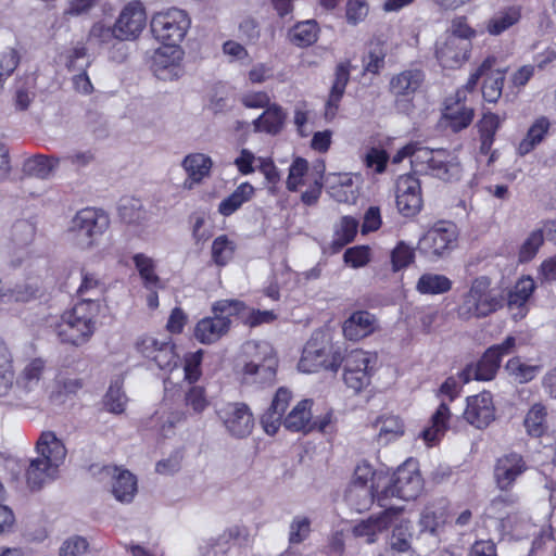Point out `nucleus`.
I'll return each instance as SVG.
<instances>
[{
	"label": "nucleus",
	"mask_w": 556,
	"mask_h": 556,
	"mask_svg": "<svg viewBox=\"0 0 556 556\" xmlns=\"http://www.w3.org/2000/svg\"><path fill=\"white\" fill-rule=\"evenodd\" d=\"M37 291L38 288L33 285H25L24 287L17 286L15 289H11L0 281V303L9 301H28Z\"/></svg>",
	"instance_id": "13d9d810"
},
{
	"label": "nucleus",
	"mask_w": 556,
	"mask_h": 556,
	"mask_svg": "<svg viewBox=\"0 0 556 556\" xmlns=\"http://www.w3.org/2000/svg\"><path fill=\"white\" fill-rule=\"evenodd\" d=\"M110 226L109 215L102 210L86 207L78 211L71 222L70 232L83 250L93 248Z\"/></svg>",
	"instance_id": "6e6552de"
},
{
	"label": "nucleus",
	"mask_w": 556,
	"mask_h": 556,
	"mask_svg": "<svg viewBox=\"0 0 556 556\" xmlns=\"http://www.w3.org/2000/svg\"><path fill=\"white\" fill-rule=\"evenodd\" d=\"M331 351V342L323 332H317L307 341L303 349L302 357L298 364L302 372L311 374L319 368H326L328 354Z\"/></svg>",
	"instance_id": "6ab92c4d"
},
{
	"label": "nucleus",
	"mask_w": 556,
	"mask_h": 556,
	"mask_svg": "<svg viewBox=\"0 0 556 556\" xmlns=\"http://www.w3.org/2000/svg\"><path fill=\"white\" fill-rule=\"evenodd\" d=\"M102 311L98 299L84 298L71 309L65 311L58 324L55 332L60 340L75 346L87 343L97 329V320Z\"/></svg>",
	"instance_id": "f03ea898"
},
{
	"label": "nucleus",
	"mask_w": 556,
	"mask_h": 556,
	"mask_svg": "<svg viewBox=\"0 0 556 556\" xmlns=\"http://www.w3.org/2000/svg\"><path fill=\"white\" fill-rule=\"evenodd\" d=\"M458 231L455 224L441 220L435 223L418 241V250L430 261H437L456 247Z\"/></svg>",
	"instance_id": "9b49d317"
},
{
	"label": "nucleus",
	"mask_w": 556,
	"mask_h": 556,
	"mask_svg": "<svg viewBox=\"0 0 556 556\" xmlns=\"http://www.w3.org/2000/svg\"><path fill=\"white\" fill-rule=\"evenodd\" d=\"M541 365L525 362L519 356L508 359L505 365L509 378L520 384L532 381L541 372Z\"/></svg>",
	"instance_id": "c9c22d12"
},
{
	"label": "nucleus",
	"mask_w": 556,
	"mask_h": 556,
	"mask_svg": "<svg viewBox=\"0 0 556 556\" xmlns=\"http://www.w3.org/2000/svg\"><path fill=\"white\" fill-rule=\"evenodd\" d=\"M136 269L147 289H157L161 286L160 277L155 273V262L152 257L137 253L132 257Z\"/></svg>",
	"instance_id": "37998d69"
},
{
	"label": "nucleus",
	"mask_w": 556,
	"mask_h": 556,
	"mask_svg": "<svg viewBox=\"0 0 556 556\" xmlns=\"http://www.w3.org/2000/svg\"><path fill=\"white\" fill-rule=\"evenodd\" d=\"M135 350L154 362L160 369H172L177 365L178 356L170 339L160 340L152 334H141L135 341Z\"/></svg>",
	"instance_id": "4468645a"
},
{
	"label": "nucleus",
	"mask_w": 556,
	"mask_h": 556,
	"mask_svg": "<svg viewBox=\"0 0 556 556\" xmlns=\"http://www.w3.org/2000/svg\"><path fill=\"white\" fill-rule=\"evenodd\" d=\"M343 334L350 341L362 340L378 329L375 315L366 311L354 312L343 324Z\"/></svg>",
	"instance_id": "a878e982"
},
{
	"label": "nucleus",
	"mask_w": 556,
	"mask_h": 556,
	"mask_svg": "<svg viewBox=\"0 0 556 556\" xmlns=\"http://www.w3.org/2000/svg\"><path fill=\"white\" fill-rule=\"evenodd\" d=\"M254 187L245 181L240 184L235 191L224 199L218 205V213L223 216H230L254 195Z\"/></svg>",
	"instance_id": "58836bf2"
},
{
	"label": "nucleus",
	"mask_w": 556,
	"mask_h": 556,
	"mask_svg": "<svg viewBox=\"0 0 556 556\" xmlns=\"http://www.w3.org/2000/svg\"><path fill=\"white\" fill-rule=\"evenodd\" d=\"M378 479L383 483L382 495L378 497V504L383 508L391 506L387 503L389 498L409 501L417 497L422 489L420 473L413 462H406L393 473L386 472V476H378Z\"/></svg>",
	"instance_id": "39448f33"
},
{
	"label": "nucleus",
	"mask_w": 556,
	"mask_h": 556,
	"mask_svg": "<svg viewBox=\"0 0 556 556\" xmlns=\"http://www.w3.org/2000/svg\"><path fill=\"white\" fill-rule=\"evenodd\" d=\"M376 426L378 427V441L381 444H388L404 433L403 422L396 416L382 417Z\"/></svg>",
	"instance_id": "3c124183"
},
{
	"label": "nucleus",
	"mask_w": 556,
	"mask_h": 556,
	"mask_svg": "<svg viewBox=\"0 0 556 556\" xmlns=\"http://www.w3.org/2000/svg\"><path fill=\"white\" fill-rule=\"evenodd\" d=\"M470 48V42H463L458 39L450 40L444 37L437 41L435 56L441 66L457 68L468 60Z\"/></svg>",
	"instance_id": "5701e85b"
},
{
	"label": "nucleus",
	"mask_w": 556,
	"mask_h": 556,
	"mask_svg": "<svg viewBox=\"0 0 556 556\" xmlns=\"http://www.w3.org/2000/svg\"><path fill=\"white\" fill-rule=\"evenodd\" d=\"M519 498L515 494H505L495 497L489 507L490 513L497 519H504V516L518 507Z\"/></svg>",
	"instance_id": "bf43d9fd"
},
{
	"label": "nucleus",
	"mask_w": 556,
	"mask_h": 556,
	"mask_svg": "<svg viewBox=\"0 0 556 556\" xmlns=\"http://www.w3.org/2000/svg\"><path fill=\"white\" fill-rule=\"evenodd\" d=\"M378 476H386L384 471H375L368 463H361L355 467L352 484L346 492L348 502L362 511L370 506L383 489Z\"/></svg>",
	"instance_id": "0eeeda50"
},
{
	"label": "nucleus",
	"mask_w": 556,
	"mask_h": 556,
	"mask_svg": "<svg viewBox=\"0 0 556 556\" xmlns=\"http://www.w3.org/2000/svg\"><path fill=\"white\" fill-rule=\"evenodd\" d=\"M245 353L251 359L244 365L243 375L253 383L270 384L276 378L277 358L273 346L266 342H249Z\"/></svg>",
	"instance_id": "1a4fd4ad"
},
{
	"label": "nucleus",
	"mask_w": 556,
	"mask_h": 556,
	"mask_svg": "<svg viewBox=\"0 0 556 556\" xmlns=\"http://www.w3.org/2000/svg\"><path fill=\"white\" fill-rule=\"evenodd\" d=\"M235 251L236 243L226 235H220L212 243V261L219 267L226 266L232 260Z\"/></svg>",
	"instance_id": "de8ad7c7"
},
{
	"label": "nucleus",
	"mask_w": 556,
	"mask_h": 556,
	"mask_svg": "<svg viewBox=\"0 0 556 556\" xmlns=\"http://www.w3.org/2000/svg\"><path fill=\"white\" fill-rule=\"evenodd\" d=\"M526 470V462L517 453H510L498 458L494 469V477L498 488L501 490L510 489L517 478Z\"/></svg>",
	"instance_id": "393cba45"
},
{
	"label": "nucleus",
	"mask_w": 556,
	"mask_h": 556,
	"mask_svg": "<svg viewBox=\"0 0 556 556\" xmlns=\"http://www.w3.org/2000/svg\"><path fill=\"white\" fill-rule=\"evenodd\" d=\"M181 166L188 174L185 187L191 189L194 184H200L210 176L213 161L204 153H191L184 159Z\"/></svg>",
	"instance_id": "c756f323"
},
{
	"label": "nucleus",
	"mask_w": 556,
	"mask_h": 556,
	"mask_svg": "<svg viewBox=\"0 0 556 556\" xmlns=\"http://www.w3.org/2000/svg\"><path fill=\"white\" fill-rule=\"evenodd\" d=\"M482 96L483 99L490 103H495L502 96L505 70L497 66V62L494 66L488 70L482 76Z\"/></svg>",
	"instance_id": "4c0bfd02"
},
{
	"label": "nucleus",
	"mask_w": 556,
	"mask_h": 556,
	"mask_svg": "<svg viewBox=\"0 0 556 556\" xmlns=\"http://www.w3.org/2000/svg\"><path fill=\"white\" fill-rule=\"evenodd\" d=\"M549 128L547 118L541 117L536 119L529 128L526 138L519 143L518 151L521 155L531 152L539 144Z\"/></svg>",
	"instance_id": "09e8293b"
},
{
	"label": "nucleus",
	"mask_w": 556,
	"mask_h": 556,
	"mask_svg": "<svg viewBox=\"0 0 556 556\" xmlns=\"http://www.w3.org/2000/svg\"><path fill=\"white\" fill-rule=\"evenodd\" d=\"M217 416L231 437L243 439L252 433L254 417L247 404L226 403L217 410Z\"/></svg>",
	"instance_id": "2eb2a0df"
},
{
	"label": "nucleus",
	"mask_w": 556,
	"mask_h": 556,
	"mask_svg": "<svg viewBox=\"0 0 556 556\" xmlns=\"http://www.w3.org/2000/svg\"><path fill=\"white\" fill-rule=\"evenodd\" d=\"M203 358V352L201 350L192 353H188L185 356L184 364V381L188 386L197 384L202 376L201 364Z\"/></svg>",
	"instance_id": "6e6d98bb"
},
{
	"label": "nucleus",
	"mask_w": 556,
	"mask_h": 556,
	"mask_svg": "<svg viewBox=\"0 0 556 556\" xmlns=\"http://www.w3.org/2000/svg\"><path fill=\"white\" fill-rule=\"evenodd\" d=\"M127 396L122 389L118 381L112 383L105 394L104 405L109 412L113 414H121L125 410L127 404Z\"/></svg>",
	"instance_id": "4d7b16f0"
},
{
	"label": "nucleus",
	"mask_w": 556,
	"mask_h": 556,
	"mask_svg": "<svg viewBox=\"0 0 556 556\" xmlns=\"http://www.w3.org/2000/svg\"><path fill=\"white\" fill-rule=\"evenodd\" d=\"M312 532V520L304 515H296L292 518L289 525L288 542L290 547L286 551L287 554L291 553L293 545H299L306 541Z\"/></svg>",
	"instance_id": "49530a36"
},
{
	"label": "nucleus",
	"mask_w": 556,
	"mask_h": 556,
	"mask_svg": "<svg viewBox=\"0 0 556 556\" xmlns=\"http://www.w3.org/2000/svg\"><path fill=\"white\" fill-rule=\"evenodd\" d=\"M308 162L303 157H296L289 167V174L286 181L289 191H298L301 186L308 185Z\"/></svg>",
	"instance_id": "8fccbe9b"
},
{
	"label": "nucleus",
	"mask_w": 556,
	"mask_h": 556,
	"mask_svg": "<svg viewBox=\"0 0 556 556\" xmlns=\"http://www.w3.org/2000/svg\"><path fill=\"white\" fill-rule=\"evenodd\" d=\"M112 493L114 497L122 503H129L137 493V479L128 470L113 469Z\"/></svg>",
	"instance_id": "72a5a7b5"
},
{
	"label": "nucleus",
	"mask_w": 556,
	"mask_h": 556,
	"mask_svg": "<svg viewBox=\"0 0 556 556\" xmlns=\"http://www.w3.org/2000/svg\"><path fill=\"white\" fill-rule=\"evenodd\" d=\"M89 547L86 538L73 535L67 538L59 548V556H84Z\"/></svg>",
	"instance_id": "0e129e2a"
},
{
	"label": "nucleus",
	"mask_w": 556,
	"mask_h": 556,
	"mask_svg": "<svg viewBox=\"0 0 556 556\" xmlns=\"http://www.w3.org/2000/svg\"><path fill=\"white\" fill-rule=\"evenodd\" d=\"M504 118H501L498 115L486 112L483 114L482 118L479 122V131L481 138V151L483 153H488L494 142V137L498 128L501 127Z\"/></svg>",
	"instance_id": "c03bdc74"
},
{
	"label": "nucleus",
	"mask_w": 556,
	"mask_h": 556,
	"mask_svg": "<svg viewBox=\"0 0 556 556\" xmlns=\"http://www.w3.org/2000/svg\"><path fill=\"white\" fill-rule=\"evenodd\" d=\"M452 413L448 404L441 402L430 418V426L420 432V438L427 446H433L440 442L450 427Z\"/></svg>",
	"instance_id": "c85d7f7f"
},
{
	"label": "nucleus",
	"mask_w": 556,
	"mask_h": 556,
	"mask_svg": "<svg viewBox=\"0 0 556 556\" xmlns=\"http://www.w3.org/2000/svg\"><path fill=\"white\" fill-rule=\"evenodd\" d=\"M46 371L47 366L42 358L29 359L20 371L16 384L25 392L37 391L43 384Z\"/></svg>",
	"instance_id": "7c9ffc66"
},
{
	"label": "nucleus",
	"mask_w": 556,
	"mask_h": 556,
	"mask_svg": "<svg viewBox=\"0 0 556 556\" xmlns=\"http://www.w3.org/2000/svg\"><path fill=\"white\" fill-rule=\"evenodd\" d=\"M464 419L477 429L486 428L495 419V406L490 392L483 391L466 399Z\"/></svg>",
	"instance_id": "a211bd4d"
},
{
	"label": "nucleus",
	"mask_w": 556,
	"mask_h": 556,
	"mask_svg": "<svg viewBox=\"0 0 556 556\" xmlns=\"http://www.w3.org/2000/svg\"><path fill=\"white\" fill-rule=\"evenodd\" d=\"M521 18V8L510 5L493 15L486 23V31L492 36H498Z\"/></svg>",
	"instance_id": "e433bc0d"
},
{
	"label": "nucleus",
	"mask_w": 556,
	"mask_h": 556,
	"mask_svg": "<svg viewBox=\"0 0 556 556\" xmlns=\"http://www.w3.org/2000/svg\"><path fill=\"white\" fill-rule=\"evenodd\" d=\"M260 157L251 150L242 148L233 160V165L241 175H251L256 170Z\"/></svg>",
	"instance_id": "774afa93"
},
{
	"label": "nucleus",
	"mask_w": 556,
	"mask_h": 556,
	"mask_svg": "<svg viewBox=\"0 0 556 556\" xmlns=\"http://www.w3.org/2000/svg\"><path fill=\"white\" fill-rule=\"evenodd\" d=\"M312 405L311 400L300 401L285 417L282 424L286 429L292 432H309L312 426Z\"/></svg>",
	"instance_id": "473e14b6"
},
{
	"label": "nucleus",
	"mask_w": 556,
	"mask_h": 556,
	"mask_svg": "<svg viewBox=\"0 0 556 556\" xmlns=\"http://www.w3.org/2000/svg\"><path fill=\"white\" fill-rule=\"evenodd\" d=\"M60 160L45 155H36L25 161L23 170L25 174L41 179L48 178L58 168Z\"/></svg>",
	"instance_id": "79ce46f5"
},
{
	"label": "nucleus",
	"mask_w": 556,
	"mask_h": 556,
	"mask_svg": "<svg viewBox=\"0 0 556 556\" xmlns=\"http://www.w3.org/2000/svg\"><path fill=\"white\" fill-rule=\"evenodd\" d=\"M401 511L400 507L390 506L380 514L370 516L353 527L355 538L364 539L366 543H374L376 536L388 529L394 516Z\"/></svg>",
	"instance_id": "b1692460"
},
{
	"label": "nucleus",
	"mask_w": 556,
	"mask_h": 556,
	"mask_svg": "<svg viewBox=\"0 0 556 556\" xmlns=\"http://www.w3.org/2000/svg\"><path fill=\"white\" fill-rule=\"evenodd\" d=\"M325 172V165L320 164L318 166V169H316V173L313 176L312 182L308 184V188L301 194V201L305 205H314L317 203L323 189V175Z\"/></svg>",
	"instance_id": "e2e57ef3"
},
{
	"label": "nucleus",
	"mask_w": 556,
	"mask_h": 556,
	"mask_svg": "<svg viewBox=\"0 0 556 556\" xmlns=\"http://www.w3.org/2000/svg\"><path fill=\"white\" fill-rule=\"evenodd\" d=\"M285 118L286 114L282 108L274 103L253 121V127L256 132L276 135L281 130Z\"/></svg>",
	"instance_id": "f704fd0d"
},
{
	"label": "nucleus",
	"mask_w": 556,
	"mask_h": 556,
	"mask_svg": "<svg viewBox=\"0 0 556 556\" xmlns=\"http://www.w3.org/2000/svg\"><path fill=\"white\" fill-rule=\"evenodd\" d=\"M414 258V249L404 242H400L391 253L392 269L399 271L413 263Z\"/></svg>",
	"instance_id": "69168bd1"
},
{
	"label": "nucleus",
	"mask_w": 556,
	"mask_h": 556,
	"mask_svg": "<svg viewBox=\"0 0 556 556\" xmlns=\"http://www.w3.org/2000/svg\"><path fill=\"white\" fill-rule=\"evenodd\" d=\"M184 404L187 409L186 413L180 410L156 413L164 433L166 428L172 429L176 424L186 420L188 415L200 417L204 414L211 405L206 389L199 384L188 386L184 391Z\"/></svg>",
	"instance_id": "f8f14e48"
},
{
	"label": "nucleus",
	"mask_w": 556,
	"mask_h": 556,
	"mask_svg": "<svg viewBox=\"0 0 556 556\" xmlns=\"http://www.w3.org/2000/svg\"><path fill=\"white\" fill-rule=\"evenodd\" d=\"M396 206L404 216H415L422 207L419 180L413 175H402L396 182Z\"/></svg>",
	"instance_id": "412c9836"
},
{
	"label": "nucleus",
	"mask_w": 556,
	"mask_h": 556,
	"mask_svg": "<svg viewBox=\"0 0 556 556\" xmlns=\"http://www.w3.org/2000/svg\"><path fill=\"white\" fill-rule=\"evenodd\" d=\"M242 321L249 327H256L262 324H269L276 319V314L273 311H260V309H251L245 307L243 304V309L238 313Z\"/></svg>",
	"instance_id": "680f3d73"
},
{
	"label": "nucleus",
	"mask_w": 556,
	"mask_h": 556,
	"mask_svg": "<svg viewBox=\"0 0 556 556\" xmlns=\"http://www.w3.org/2000/svg\"><path fill=\"white\" fill-rule=\"evenodd\" d=\"M184 50L180 46L163 45L152 55V71L162 80H176L185 74Z\"/></svg>",
	"instance_id": "dca6fc26"
},
{
	"label": "nucleus",
	"mask_w": 556,
	"mask_h": 556,
	"mask_svg": "<svg viewBox=\"0 0 556 556\" xmlns=\"http://www.w3.org/2000/svg\"><path fill=\"white\" fill-rule=\"evenodd\" d=\"M121 218L129 225H142L149 219L148 212L141 202L136 199L124 201L118 208Z\"/></svg>",
	"instance_id": "603ef678"
},
{
	"label": "nucleus",
	"mask_w": 556,
	"mask_h": 556,
	"mask_svg": "<svg viewBox=\"0 0 556 556\" xmlns=\"http://www.w3.org/2000/svg\"><path fill=\"white\" fill-rule=\"evenodd\" d=\"M243 309L238 300H220L212 307L213 316L200 319L194 327V338L202 344H212L220 340L230 329V317Z\"/></svg>",
	"instance_id": "423d86ee"
},
{
	"label": "nucleus",
	"mask_w": 556,
	"mask_h": 556,
	"mask_svg": "<svg viewBox=\"0 0 556 556\" xmlns=\"http://www.w3.org/2000/svg\"><path fill=\"white\" fill-rule=\"evenodd\" d=\"M409 157L415 173L427 174L444 181L457 180L462 175L458 159L445 149H429L417 143H408L394 154L393 163Z\"/></svg>",
	"instance_id": "f257e3e1"
},
{
	"label": "nucleus",
	"mask_w": 556,
	"mask_h": 556,
	"mask_svg": "<svg viewBox=\"0 0 556 556\" xmlns=\"http://www.w3.org/2000/svg\"><path fill=\"white\" fill-rule=\"evenodd\" d=\"M83 387L81 380L77 378H66L60 380L56 390L51 392L50 399L53 402L62 403L65 397L76 394Z\"/></svg>",
	"instance_id": "338daca9"
},
{
	"label": "nucleus",
	"mask_w": 556,
	"mask_h": 556,
	"mask_svg": "<svg viewBox=\"0 0 556 556\" xmlns=\"http://www.w3.org/2000/svg\"><path fill=\"white\" fill-rule=\"evenodd\" d=\"M326 182L330 197L337 202L355 203L358 197V186L351 174H329Z\"/></svg>",
	"instance_id": "bb28decb"
},
{
	"label": "nucleus",
	"mask_w": 556,
	"mask_h": 556,
	"mask_svg": "<svg viewBox=\"0 0 556 556\" xmlns=\"http://www.w3.org/2000/svg\"><path fill=\"white\" fill-rule=\"evenodd\" d=\"M350 79V72L348 66L340 64L337 66L334 81L332 84L328 100L325 105V118L332 121L338 112L340 101L344 94L346 85Z\"/></svg>",
	"instance_id": "2f4dec72"
},
{
	"label": "nucleus",
	"mask_w": 556,
	"mask_h": 556,
	"mask_svg": "<svg viewBox=\"0 0 556 556\" xmlns=\"http://www.w3.org/2000/svg\"><path fill=\"white\" fill-rule=\"evenodd\" d=\"M503 305V299L491 288V279L480 276L472 280L469 290L463 295L456 314L459 319L484 318Z\"/></svg>",
	"instance_id": "20e7f679"
},
{
	"label": "nucleus",
	"mask_w": 556,
	"mask_h": 556,
	"mask_svg": "<svg viewBox=\"0 0 556 556\" xmlns=\"http://www.w3.org/2000/svg\"><path fill=\"white\" fill-rule=\"evenodd\" d=\"M38 456L31 459L27 470V484L39 490L56 479L59 468L66 457V447L53 431H43L36 443Z\"/></svg>",
	"instance_id": "7ed1b4c3"
},
{
	"label": "nucleus",
	"mask_w": 556,
	"mask_h": 556,
	"mask_svg": "<svg viewBox=\"0 0 556 556\" xmlns=\"http://www.w3.org/2000/svg\"><path fill=\"white\" fill-rule=\"evenodd\" d=\"M475 365L478 370L479 381H490L495 377L501 362L493 355V352L486 350Z\"/></svg>",
	"instance_id": "052dcab7"
},
{
	"label": "nucleus",
	"mask_w": 556,
	"mask_h": 556,
	"mask_svg": "<svg viewBox=\"0 0 556 556\" xmlns=\"http://www.w3.org/2000/svg\"><path fill=\"white\" fill-rule=\"evenodd\" d=\"M147 23L146 10L141 2L131 1L121 11L116 22V39L132 40L136 39L144 29Z\"/></svg>",
	"instance_id": "f3484780"
},
{
	"label": "nucleus",
	"mask_w": 556,
	"mask_h": 556,
	"mask_svg": "<svg viewBox=\"0 0 556 556\" xmlns=\"http://www.w3.org/2000/svg\"><path fill=\"white\" fill-rule=\"evenodd\" d=\"M378 356L374 352L355 349L345 357L344 381L354 391H361L370 383Z\"/></svg>",
	"instance_id": "ddd939ff"
},
{
	"label": "nucleus",
	"mask_w": 556,
	"mask_h": 556,
	"mask_svg": "<svg viewBox=\"0 0 556 556\" xmlns=\"http://www.w3.org/2000/svg\"><path fill=\"white\" fill-rule=\"evenodd\" d=\"M445 521L446 515L443 507L427 506L420 515L419 525L422 531L434 534Z\"/></svg>",
	"instance_id": "5fc2aeb1"
},
{
	"label": "nucleus",
	"mask_w": 556,
	"mask_h": 556,
	"mask_svg": "<svg viewBox=\"0 0 556 556\" xmlns=\"http://www.w3.org/2000/svg\"><path fill=\"white\" fill-rule=\"evenodd\" d=\"M452 281L444 275L426 273L416 283V290L421 294H442L450 291Z\"/></svg>",
	"instance_id": "a19ab883"
},
{
	"label": "nucleus",
	"mask_w": 556,
	"mask_h": 556,
	"mask_svg": "<svg viewBox=\"0 0 556 556\" xmlns=\"http://www.w3.org/2000/svg\"><path fill=\"white\" fill-rule=\"evenodd\" d=\"M465 102V90H457L444 101L442 123L454 132L467 128L473 119V110Z\"/></svg>",
	"instance_id": "aec40b11"
},
{
	"label": "nucleus",
	"mask_w": 556,
	"mask_h": 556,
	"mask_svg": "<svg viewBox=\"0 0 556 556\" xmlns=\"http://www.w3.org/2000/svg\"><path fill=\"white\" fill-rule=\"evenodd\" d=\"M318 37V26L313 20L298 23L290 31L289 38L298 47H308L313 45Z\"/></svg>",
	"instance_id": "a18cd8bd"
},
{
	"label": "nucleus",
	"mask_w": 556,
	"mask_h": 556,
	"mask_svg": "<svg viewBox=\"0 0 556 556\" xmlns=\"http://www.w3.org/2000/svg\"><path fill=\"white\" fill-rule=\"evenodd\" d=\"M425 73L419 68H407L394 75L389 84V90L395 102H410L424 85Z\"/></svg>",
	"instance_id": "4be33fe9"
},
{
	"label": "nucleus",
	"mask_w": 556,
	"mask_h": 556,
	"mask_svg": "<svg viewBox=\"0 0 556 556\" xmlns=\"http://www.w3.org/2000/svg\"><path fill=\"white\" fill-rule=\"evenodd\" d=\"M190 25L187 12L176 8L156 13L151 21L154 37L165 46H180Z\"/></svg>",
	"instance_id": "9d476101"
},
{
	"label": "nucleus",
	"mask_w": 556,
	"mask_h": 556,
	"mask_svg": "<svg viewBox=\"0 0 556 556\" xmlns=\"http://www.w3.org/2000/svg\"><path fill=\"white\" fill-rule=\"evenodd\" d=\"M534 290V280L530 276H523L509 291L507 305L514 319L518 320L527 315V303Z\"/></svg>",
	"instance_id": "cd10ccee"
},
{
	"label": "nucleus",
	"mask_w": 556,
	"mask_h": 556,
	"mask_svg": "<svg viewBox=\"0 0 556 556\" xmlns=\"http://www.w3.org/2000/svg\"><path fill=\"white\" fill-rule=\"evenodd\" d=\"M544 242V232L542 229H534L529 232L518 251V261L528 263L534 258Z\"/></svg>",
	"instance_id": "864d4df0"
},
{
	"label": "nucleus",
	"mask_w": 556,
	"mask_h": 556,
	"mask_svg": "<svg viewBox=\"0 0 556 556\" xmlns=\"http://www.w3.org/2000/svg\"><path fill=\"white\" fill-rule=\"evenodd\" d=\"M523 426L529 435L540 438L547 430V409L542 403H534L526 414Z\"/></svg>",
	"instance_id": "ea45409f"
}]
</instances>
